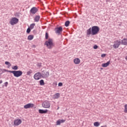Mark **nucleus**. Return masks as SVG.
I'll list each match as a JSON object with an SVG mask.
<instances>
[{
    "instance_id": "obj_33",
    "label": "nucleus",
    "mask_w": 127,
    "mask_h": 127,
    "mask_svg": "<svg viewBox=\"0 0 127 127\" xmlns=\"http://www.w3.org/2000/svg\"><path fill=\"white\" fill-rule=\"evenodd\" d=\"M63 83H62V82H59L58 84V86L60 87L63 86Z\"/></svg>"
},
{
    "instance_id": "obj_30",
    "label": "nucleus",
    "mask_w": 127,
    "mask_h": 127,
    "mask_svg": "<svg viewBox=\"0 0 127 127\" xmlns=\"http://www.w3.org/2000/svg\"><path fill=\"white\" fill-rule=\"evenodd\" d=\"M48 38H49V34H48V33L46 32V34H45V39H48Z\"/></svg>"
},
{
    "instance_id": "obj_9",
    "label": "nucleus",
    "mask_w": 127,
    "mask_h": 127,
    "mask_svg": "<svg viewBox=\"0 0 127 127\" xmlns=\"http://www.w3.org/2000/svg\"><path fill=\"white\" fill-rule=\"evenodd\" d=\"M63 27H57L55 28V33H57V34H61L62 32H63Z\"/></svg>"
},
{
    "instance_id": "obj_11",
    "label": "nucleus",
    "mask_w": 127,
    "mask_h": 127,
    "mask_svg": "<svg viewBox=\"0 0 127 127\" xmlns=\"http://www.w3.org/2000/svg\"><path fill=\"white\" fill-rule=\"evenodd\" d=\"M34 104L29 103V104H26V105H24V108L25 109H28L29 108H32L34 107Z\"/></svg>"
},
{
    "instance_id": "obj_36",
    "label": "nucleus",
    "mask_w": 127,
    "mask_h": 127,
    "mask_svg": "<svg viewBox=\"0 0 127 127\" xmlns=\"http://www.w3.org/2000/svg\"><path fill=\"white\" fill-rule=\"evenodd\" d=\"M8 84V82H4L5 87H7Z\"/></svg>"
},
{
    "instance_id": "obj_8",
    "label": "nucleus",
    "mask_w": 127,
    "mask_h": 127,
    "mask_svg": "<svg viewBox=\"0 0 127 127\" xmlns=\"http://www.w3.org/2000/svg\"><path fill=\"white\" fill-rule=\"evenodd\" d=\"M41 77H42V75L40 72H38L34 75V79L36 80H40V79H41Z\"/></svg>"
},
{
    "instance_id": "obj_37",
    "label": "nucleus",
    "mask_w": 127,
    "mask_h": 127,
    "mask_svg": "<svg viewBox=\"0 0 127 127\" xmlns=\"http://www.w3.org/2000/svg\"><path fill=\"white\" fill-rule=\"evenodd\" d=\"M2 80H0V84H2Z\"/></svg>"
},
{
    "instance_id": "obj_3",
    "label": "nucleus",
    "mask_w": 127,
    "mask_h": 127,
    "mask_svg": "<svg viewBox=\"0 0 127 127\" xmlns=\"http://www.w3.org/2000/svg\"><path fill=\"white\" fill-rule=\"evenodd\" d=\"M9 73L13 74L14 77L18 78L22 75L23 72L21 70H13L9 71Z\"/></svg>"
},
{
    "instance_id": "obj_19",
    "label": "nucleus",
    "mask_w": 127,
    "mask_h": 127,
    "mask_svg": "<svg viewBox=\"0 0 127 127\" xmlns=\"http://www.w3.org/2000/svg\"><path fill=\"white\" fill-rule=\"evenodd\" d=\"M40 16H36L35 17H34V21L36 22H38L40 20Z\"/></svg>"
},
{
    "instance_id": "obj_2",
    "label": "nucleus",
    "mask_w": 127,
    "mask_h": 127,
    "mask_svg": "<svg viewBox=\"0 0 127 127\" xmlns=\"http://www.w3.org/2000/svg\"><path fill=\"white\" fill-rule=\"evenodd\" d=\"M45 45L47 46V48L49 49H52L55 47V43L53 39H49L48 40L45 42Z\"/></svg>"
},
{
    "instance_id": "obj_17",
    "label": "nucleus",
    "mask_w": 127,
    "mask_h": 127,
    "mask_svg": "<svg viewBox=\"0 0 127 127\" xmlns=\"http://www.w3.org/2000/svg\"><path fill=\"white\" fill-rule=\"evenodd\" d=\"M121 44L124 46H127V39L125 38L123 39V40H122Z\"/></svg>"
},
{
    "instance_id": "obj_1",
    "label": "nucleus",
    "mask_w": 127,
    "mask_h": 127,
    "mask_svg": "<svg viewBox=\"0 0 127 127\" xmlns=\"http://www.w3.org/2000/svg\"><path fill=\"white\" fill-rule=\"evenodd\" d=\"M100 31V28L97 26H92V28H89L86 31L87 36H95L98 34Z\"/></svg>"
},
{
    "instance_id": "obj_32",
    "label": "nucleus",
    "mask_w": 127,
    "mask_h": 127,
    "mask_svg": "<svg viewBox=\"0 0 127 127\" xmlns=\"http://www.w3.org/2000/svg\"><path fill=\"white\" fill-rule=\"evenodd\" d=\"M37 66H38V67H39V68L42 67V64L41 63L37 64Z\"/></svg>"
},
{
    "instance_id": "obj_6",
    "label": "nucleus",
    "mask_w": 127,
    "mask_h": 127,
    "mask_svg": "<svg viewBox=\"0 0 127 127\" xmlns=\"http://www.w3.org/2000/svg\"><path fill=\"white\" fill-rule=\"evenodd\" d=\"M41 75L43 78L46 79L50 76V72L47 70H43Z\"/></svg>"
},
{
    "instance_id": "obj_4",
    "label": "nucleus",
    "mask_w": 127,
    "mask_h": 127,
    "mask_svg": "<svg viewBox=\"0 0 127 127\" xmlns=\"http://www.w3.org/2000/svg\"><path fill=\"white\" fill-rule=\"evenodd\" d=\"M18 22H19L18 19L15 17H13L11 19V20L9 21V23L12 25H14L17 24Z\"/></svg>"
},
{
    "instance_id": "obj_13",
    "label": "nucleus",
    "mask_w": 127,
    "mask_h": 127,
    "mask_svg": "<svg viewBox=\"0 0 127 127\" xmlns=\"http://www.w3.org/2000/svg\"><path fill=\"white\" fill-rule=\"evenodd\" d=\"M73 62L75 65H78L80 64V60L79 58H75L73 60Z\"/></svg>"
},
{
    "instance_id": "obj_10",
    "label": "nucleus",
    "mask_w": 127,
    "mask_h": 127,
    "mask_svg": "<svg viewBox=\"0 0 127 127\" xmlns=\"http://www.w3.org/2000/svg\"><path fill=\"white\" fill-rule=\"evenodd\" d=\"M121 45V41L119 40H117L114 42V45H113V48L115 49H118L119 47V46Z\"/></svg>"
},
{
    "instance_id": "obj_20",
    "label": "nucleus",
    "mask_w": 127,
    "mask_h": 127,
    "mask_svg": "<svg viewBox=\"0 0 127 127\" xmlns=\"http://www.w3.org/2000/svg\"><path fill=\"white\" fill-rule=\"evenodd\" d=\"M93 125L95 127H98L99 126H100V123H99V122H95L94 123Z\"/></svg>"
},
{
    "instance_id": "obj_22",
    "label": "nucleus",
    "mask_w": 127,
    "mask_h": 127,
    "mask_svg": "<svg viewBox=\"0 0 127 127\" xmlns=\"http://www.w3.org/2000/svg\"><path fill=\"white\" fill-rule=\"evenodd\" d=\"M0 71H2V73L9 72V71H11V70H8L4 69H0Z\"/></svg>"
},
{
    "instance_id": "obj_41",
    "label": "nucleus",
    "mask_w": 127,
    "mask_h": 127,
    "mask_svg": "<svg viewBox=\"0 0 127 127\" xmlns=\"http://www.w3.org/2000/svg\"><path fill=\"white\" fill-rule=\"evenodd\" d=\"M59 109V108H57V110Z\"/></svg>"
},
{
    "instance_id": "obj_26",
    "label": "nucleus",
    "mask_w": 127,
    "mask_h": 127,
    "mask_svg": "<svg viewBox=\"0 0 127 127\" xmlns=\"http://www.w3.org/2000/svg\"><path fill=\"white\" fill-rule=\"evenodd\" d=\"M32 73V70H29L27 71V72L26 73V75H27L28 76L30 75Z\"/></svg>"
},
{
    "instance_id": "obj_28",
    "label": "nucleus",
    "mask_w": 127,
    "mask_h": 127,
    "mask_svg": "<svg viewBox=\"0 0 127 127\" xmlns=\"http://www.w3.org/2000/svg\"><path fill=\"white\" fill-rule=\"evenodd\" d=\"M12 69L13 70H17L18 69V66L16 65L12 66Z\"/></svg>"
},
{
    "instance_id": "obj_5",
    "label": "nucleus",
    "mask_w": 127,
    "mask_h": 127,
    "mask_svg": "<svg viewBox=\"0 0 127 127\" xmlns=\"http://www.w3.org/2000/svg\"><path fill=\"white\" fill-rule=\"evenodd\" d=\"M21 123H22V121L20 119H16L14 120V121H13V126H19L21 124Z\"/></svg>"
},
{
    "instance_id": "obj_40",
    "label": "nucleus",
    "mask_w": 127,
    "mask_h": 127,
    "mask_svg": "<svg viewBox=\"0 0 127 127\" xmlns=\"http://www.w3.org/2000/svg\"><path fill=\"white\" fill-rule=\"evenodd\" d=\"M103 68H102V67H101V68H100V69H101V70H103Z\"/></svg>"
},
{
    "instance_id": "obj_31",
    "label": "nucleus",
    "mask_w": 127,
    "mask_h": 127,
    "mask_svg": "<svg viewBox=\"0 0 127 127\" xmlns=\"http://www.w3.org/2000/svg\"><path fill=\"white\" fill-rule=\"evenodd\" d=\"M31 29H30V28H28L27 30H26V33H30Z\"/></svg>"
},
{
    "instance_id": "obj_18",
    "label": "nucleus",
    "mask_w": 127,
    "mask_h": 127,
    "mask_svg": "<svg viewBox=\"0 0 127 127\" xmlns=\"http://www.w3.org/2000/svg\"><path fill=\"white\" fill-rule=\"evenodd\" d=\"M60 94L59 93H57L55 95H53V99H58L60 98Z\"/></svg>"
},
{
    "instance_id": "obj_39",
    "label": "nucleus",
    "mask_w": 127,
    "mask_h": 127,
    "mask_svg": "<svg viewBox=\"0 0 127 127\" xmlns=\"http://www.w3.org/2000/svg\"><path fill=\"white\" fill-rule=\"evenodd\" d=\"M126 60H127V56L126 57Z\"/></svg>"
},
{
    "instance_id": "obj_38",
    "label": "nucleus",
    "mask_w": 127,
    "mask_h": 127,
    "mask_svg": "<svg viewBox=\"0 0 127 127\" xmlns=\"http://www.w3.org/2000/svg\"><path fill=\"white\" fill-rule=\"evenodd\" d=\"M101 127H107V125L101 126Z\"/></svg>"
},
{
    "instance_id": "obj_35",
    "label": "nucleus",
    "mask_w": 127,
    "mask_h": 127,
    "mask_svg": "<svg viewBox=\"0 0 127 127\" xmlns=\"http://www.w3.org/2000/svg\"><path fill=\"white\" fill-rule=\"evenodd\" d=\"M106 55L105 54H102V55H101V57H102V58H105V57H106Z\"/></svg>"
},
{
    "instance_id": "obj_25",
    "label": "nucleus",
    "mask_w": 127,
    "mask_h": 127,
    "mask_svg": "<svg viewBox=\"0 0 127 127\" xmlns=\"http://www.w3.org/2000/svg\"><path fill=\"white\" fill-rule=\"evenodd\" d=\"M35 26V23H32L30 25V27L29 28L31 29H33Z\"/></svg>"
},
{
    "instance_id": "obj_27",
    "label": "nucleus",
    "mask_w": 127,
    "mask_h": 127,
    "mask_svg": "<svg viewBox=\"0 0 127 127\" xmlns=\"http://www.w3.org/2000/svg\"><path fill=\"white\" fill-rule=\"evenodd\" d=\"M70 22L69 21H67L65 22V26L66 27H68L69 26V24Z\"/></svg>"
},
{
    "instance_id": "obj_24",
    "label": "nucleus",
    "mask_w": 127,
    "mask_h": 127,
    "mask_svg": "<svg viewBox=\"0 0 127 127\" xmlns=\"http://www.w3.org/2000/svg\"><path fill=\"white\" fill-rule=\"evenodd\" d=\"M124 113H127V104L124 105Z\"/></svg>"
},
{
    "instance_id": "obj_14",
    "label": "nucleus",
    "mask_w": 127,
    "mask_h": 127,
    "mask_svg": "<svg viewBox=\"0 0 127 127\" xmlns=\"http://www.w3.org/2000/svg\"><path fill=\"white\" fill-rule=\"evenodd\" d=\"M65 122V120H58L56 122V125L60 126L61 123H64Z\"/></svg>"
},
{
    "instance_id": "obj_21",
    "label": "nucleus",
    "mask_w": 127,
    "mask_h": 127,
    "mask_svg": "<svg viewBox=\"0 0 127 127\" xmlns=\"http://www.w3.org/2000/svg\"><path fill=\"white\" fill-rule=\"evenodd\" d=\"M34 38V36L33 35H29L28 36V40L31 41Z\"/></svg>"
},
{
    "instance_id": "obj_29",
    "label": "nucleus",
    "mask_w": 127,
    "mask_h": 127,
    "mask_svg": "<svg viewBox=\"0 0 127 127\" xmlns=\"http://www.w3.org/2000/svg\"><path fill=\"white\" fill-rule=\"evenodd\" d=\"M5 64H6V65H8V67H10V66H11V64L9 62H5Z\"/></svg>"
},
{
    "instance_id": "obj_12",
    "label": "nucleus",
    "mask_w": 127,
    "mask_h": 127,
    "mask_svg": "<svg viewBox=\"0 0 127 127\" xmlns=\"http://www.w3.org/2000/svg\"><path fill=\"white\" fill-rule=\"evenodd\" d=\"M37 11H38V9H37L35 7H33L30 10L31 13L32 14H35L37 12Z\"/></svg>"
},
{
    "instance_id": "obj_34",
    "label": "nucleus",
    "mask_w": 127,
    "mask_h": 127,
    "mask_svg": "<svg viewBox=\"0 0 127 127\" xmlns=\"http://www.w3.org/2000/svg\"><path fill=\"white\" fill-rule=\"evenodd\" d=\"M93 49H98V46H97V45H94V46H93Z\"/></svg>"
},
{
    "instance_id": "obj_16",
    "label": "nucleus",
    "mask_w": 127,
    "mask_h": 127,
    "mask_svg": "<svg viewBox=\"0 0 127 127\" xmlns=\"http://www.w3.org/2000/svg\"><path fill=\"white\" fill-rule=\"evenodd\" d=\"M110 64V62H107L106 63H104L102 64V67H107L108 66H109Z\"/></svg>"
},
{
    "instance_id": "obj_23",
    "label": "nucleus",
    "mask_w": 127,
    "mask_h": 127,
    "mask_svg": "<svg viewBox=\"0 0 127 127\" xmlns=\"http://www.w3.org/2000/svg\"><path fill=\"white\" fill-rule=\"evenodd\" d=\"M39 84L41 86H43L45 85V82L44 81L43 79H42L40 81H39Z\"/></svg>"
},
{
    "instance_id": "obj_15",
    "label": "nucleus",
    "mask_w": 127,
    "mask_h": 127,
    "mask_svg": "<svg viewBox=\"0 0 127 127\" xmlns=\"http://www.w3.org/2000/svg\"><path fill=\"white\" fill-rule=\"evenodd\" d=\"M48 112V110L47 109L43 110V109H39V114H47Z\"/></svg>"
},
{
    "instance_id": "obj_7",
    "label": "nucleus",
    "mask_w": 127,
    "mask_h": 127,
    "mask_svg": "<svg viewBox=\"0 0 127 127\" xmlns=\"http://www.w3.org/2000/svg\"><path fill=\"white\" fill-rule=\"evenodd\" d=\"M42 105V107L44 108H50V103L48 101L46 100L44 102H43Z\"/></svg>"
}]
</instances>
